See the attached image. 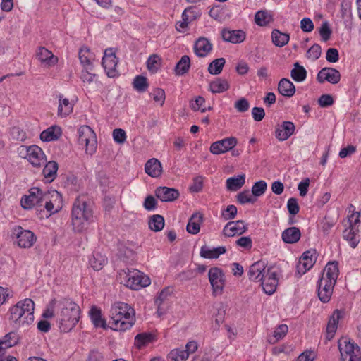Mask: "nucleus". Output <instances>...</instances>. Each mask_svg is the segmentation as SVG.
<instances>
[{
    "mask_svg": "<svg viewBox=\"0 0 361 361\" xmlns=\"http://www.w3.org/2000/svg\"><path fill=\"white\" fill-rule=\"evenodd\" d=\"M80 309L73 300L63 298L56 302V317L61 331L68 332L79 321Z\"/></svg>",
    "mask_w": 361,
    "mask_h": 361,
    "instance_id": "f257e3e1",
    "label": "nucleus"
},
{
    "mask_svg": "<svg viewBox=\"0 0 361 361\" xmlns=\"http://www.w3.org/2000/svg\"><path fill=\"white\" fill-rule=\"evenodd\" d=\"M110 328L114 331H123L130 329L135 322V310L128 304L116 302L109 312Z\"/></svg>",
    "mask_w": 361,
    "mask_h": 361,
    "instance_id": "f03ea898",
    "label": "nucleus"
},
{
    "mask_svg": "<svg viewBox=\"0 0 361 361\" xmlns=\"http://www.w3.org/2000/svg\"><path fill=\"white\" fill-rule=\"evenodd\" d=\"M94 221L93 204L84 197L75 199L71 210V224L75 233L86 231Z\"/></svg>",
    "mask_w": 361,
    "mask_h": 361,
    "instance_id": "7ed1b4c3",
    "label": "nucleus"
},
{
    "mask_svg": "<svg viewBox=\"0 0 361 361\" xmlns=\"http://www.w3.org/2000/svg\"><path fill=\"white\" fill-rule=\"evenodd\" d=\"M35 303L30 298L18 301L8 311L9 321L15 328L25 327L34 322Z\"/></svg>",
    "mask_w": 361,
    "mask_h": 361,
    "instance_id": "20e7f679",
    "label": "nucleus"
},
{
    "mask_svg": "<svg viewBox=\"0 0 361 361\" xmlns=\"http://www.w3.org/2000/svg\"><path fill=\"white\" fill-rule=\"evenodd\" d=\"M121 283L133 290H138L150 284V279L137 269L123 270L119 274Z\"/></svg>",
    "mask_w": 361,
    "mask_h": 361,
    "instance_id": "39448f33",
    "label": "nucleus"
},
{
    "mask_svg": "<svg viewBox=\"0 0 361 361\" xmlns=\"http://www.w3.org/2000/svg\"><path fill=\"white\" fill-rule=\"evenodd\" d=\"M78 144L85 147V152L90 155L97 149V141L95 133L88 126H80L78 130Z\"/></svg>",
    "mask_w": 361,
    "mask_h": 361,
    "instance_id": "423d86ee",
    "label": "nucleus"
},
{
    "mask_svg": "<svg viewBox=\"0 0 361 361\" xmlns=\"http://www.w3.org/2000/svg\"><path fill=\"white\" fill-rule=\"evenodd\" d=\"M341 361H361L360 349L349 338H345L338 342Z\"/></svg>",
    "mask_w": 361,
    "mask_h": 361,
    "instance_id": "0eeeda50",
    "label": "nucleus"
},
{
    "mask_svg": "<svg viewBox=\"0 0 361 361\" xmlns=\"http://www.w3.org/2000/svg\"><path fill=\"white\" fill-rule=\"evenodd\" d=\"M209 283L212 288V294L214 296L223 293L225 286V275L223 271L218 267H212L208 272Z\"/></svg>",
    "mask_w": 361,
    "mask_h": 361,
    "instance_id": "6e6552de",
    "label": "nucleus"
},
{
    "mask_svg": "<svg viewBox=\"0 0 361 361\" xmlns=\"http://www.w3.org/2000/svg\"><path fill=\"white\" fill-rule=\"evenodd\" d=\"M280 271L276 267H269L267 269L266 274L263 276L262 286L263 290L267 295H272L276 290L279 282V275Z\"/></svg>",
    "mask_w": 361,
    "mask_h": 361,
    "instance_id": "1a4fd4ad",
    "label": "nucleus"
},
{
    "mask_svg": "<svg viewBox=\"0 0 361 361\" xmlns=\"http://www.w3.org/2000/svg\"><path fill=\"white\" fill-rule=\"evenodd\" d=\"M29 194L23 196L20 200V204L23 208L29 209L35 206L42 207V200H47L46 196H44L43 192L39 188H32L28 191Z\"/></svg>",
    "mask_w": 361,
    "mask_h": 361,
    "instance_id": "9d476101",
    "label": "nucleus"
},
{
    "mask_svg": "<svg viewBox=\"0 0 361 361\" xmlns=\"http://www.w3.org/2000/svg\"><path fill=\"white\" fill-rule=\"evenodd\" d=\"M13 234L16 235L17 245L22 248L31 247L37 240L32 231L23 229L21 226L15 227Z\"/></svg>",
    "mask_w": 361,
    "mask_h": 361,
    "instance_id": "9b49d317",
    "label": "nucleus"
},
{
    "mask_svg": "<svg viewBox=\"0 0 361 361\" xmlns=\"http://www.w3.org/2000/svg\"><path fill=\"white\" fill-rule=\"evenodd\" d=\"M44 196L47 200H42V207L45 209L50 214L58 212L62 207L61 195L56 190L44 192Z\"/></svg>",
    "mask_w": 361,
    "mask_h": 361,
    "instance_id": "f8f14e48",
    "label": "nucleus"
},
{
    "mask_svg": "<svg viewBox=\"0 0 361 361\" xmlns=\"http://www.w3.org/2000/svg\"><path fill=\"white\" fill-rule=\"evenodd\" d=\"M21 148L26 152V158L34 167H40L46 161V156L39 147L22 146Z\"/></svg>",
    "mask_w": 361,
    "mask_h": 361,
    "instance_id": "ddd939ff",
    "label": "nucleus"
},
{
    "mask_svg": "<svg viewBox=\"0 0 361 361\" xmlns=\"http://www.w3.org/2000/svg\"><path fill=\"white\" fill-rule=\"evenodd\" d=\"M117 63L118 59L113 49H106L102 58V65L109 77L114 78L118 74L116 69Z\"/></svg>",
    "mask_w": 361,
    "mask_h": 361,
    "instance_id": "4468645a",
    "label": "nucleus"
},
{
    "mask_svg": "<svg viewBox=\"0 0 361 361\" xmlns=\"http://www.w3.org/2000/svg\"><path fill=\"white\" fill-rule=\"evenodd\" d=\"M237 143L238 141L235 137H226L213 142L209 149L213 154H220L231 150L236 146Z\"/></svg>",
    "mask_w": 361,
    "mask_h": 361,
    "instance_id": "2eb2a0df",
    "label": "nucleus"
},
{
    "mask_svg": "<svg viewBox=\"0 0 361 361\" xmlns=\"http://www.w3.org/2000/svg\"><path fill=\"white\" fill-rule=\"evenodd\" d=\"M336 283L331 280L320 279L318 282V297L323 303L328 302L332 295Z\"/></svg>",
    "mask_w": 361,
    "mask_h": 361,
    "instance_id": "dca6fc26",
    "label": "nucleus"
},
{
    "mask_svg": "<svg viewBox=\"0 0 361 361\" xmlns=\"http://www.w3.org/2000/svg\"><path fill=\"white\" fill-rule=\"evenodd\" d=\"M316 254V250H310L303 252L297 265L299 274H303L312 267L317 259Z\"/></svg>",
    "mask_w": 361,
    "mask_h": 361,
    "instance_id": "f3484780",
    "label": "nucleus"
},
{
    "mask_svg": "<svg viewBox=\"0 0 361 361\" xmlns=\"http://www.w3.org/2000/svg\"><path fill=\"white\" fill-rule=\"evenodd\" d=\"M341 79L339 71L333 68H324L317 74V80L319 83L327 81L331 84H337Z\"/></svg>",
    "mask_w": 361,
    "mask_h": 361,
    "instance_id": "a211bd4d",
    "label": "nucleus"
},
{
    "mask_svg": "<svg viewBox=\"0 0 361 361\" xmlns=\"http://www.w3.org/2000/svg\"><path fill=\"white\" fill-rule=\"evenodd\" d=\"M295 130L294 123L291 121H283L281 125L276 126L275 137L279 141H285L293 135Z\"/></svg>",
    "mask_w": 361,
    "mask_h": 361,
    "instance_id": "6ab92c4d",
    "label": "nucleus"
},
{
    "mask_svg": "<svg viewBox=\"0 0 361 361\" xmlns=\"http://www.w3.org/2000/svg\"><path fill=\"white\" fill-rule=\"evenodd\" d=\"M247 228V226L243 220L229 221L224 226L223 233L227 237H233L236 235H240L243 234L246 231Z\"/></svg>",
    "mask_w": 361,
    "mask_h": 361,
    "instance_id": "aec40b11",
    "label": "nucleus"
},
{
    "mask_svg": "<svg viewBox=\"0 0 361 361\" xmlns=\"http://www.w3.org/2000/svg\"><path fill=\"white\" fill-rule=\"evenodd\" d=\"M345 312L343 310H336L331 315L326 326V339L330 341L334 336L338 327L339 320L344 317Z\"/></svg>",
    "mask_w": 361,
    "mask_h": 361,
    "instance_id": "412c9836",
    "label": "nucleus"
},
{
    "mask_svg": "<svg viewBox=\"0 0 361 361\" xmlns=\"http://www.w3.org/2000/svg\"><path fill=\"white\" fill-rule=\"evenodd\" d=\"M155 195L161 202H172L178 199L180 193L178 190L168 187H158Z\"/></svg>",
    "mask_w": 361,
    "mask_h": 361,
    "instance_id": "4be33fe9",
    "label": "nucleus"
},
{
    "mask_svg": "<svg viewBox=\"0 0 361 361\" xmlns=\"http://www.w3.org/2000/svg\"><path fill=\"white\" fill-rule=\"evenodd\" d=\"M266 264L263 261L252 264L248 270L249 279L252 281H260L267 272Z\"/></svg>",
    "mask_w": 361,
    "mask_h": 361,
    "instance_id": "5701e85b",
    "label": "nucleus"
},
{
    "mask_svg": "<svg viewBox=\"0 0 361 361\" xmlns=\"http://www.w3.org/2000/svg\"><path fill=\"white\" fill-rule=\"evenodd\" d=\"M224 41L233 44L243 42L245 39V33L241 30H230L224 29L221 32Z\"/></svg>",
    "mask_w": 361,
    "mask_h": 361,
    "instance_id": "b1692460",
    "label": "nucleus"
},
{
    "mask_svg": "<svg viewBox=\"0 0 361 361\" xmlns=\"http://www.w3.org/2000/svg\"><path fill=\"white\" fill-rule=\"evenodd\" d=\"M300 230L295 226L285 229L281 233L282 240L286 244L296 243L300 240Z\"/></svg>",
    "mask_w": 361,
    "mask_h": 361,
    "instance_id": "393cba45",
    "label": "nucleus"
},
{
    "mask_svg": "<svg viewBox=\"0 0 361 361\" xmlns=\"http://www.w3.org/2000/svg\"><path fill=\"white\" fill-rule=\"evenodd\" d=\"M212 45L205 37L199 38L194 46L195 53L200 57L206 56L212 50Z\"/></svg>",
    "mask_w": 361,
    "mask_h": 361,
    "instance_id": "a878e982",
    "label": "nucleus"
},
{
    "mask_svg": "<svg viewBox=\"0 0 361 361\" xmlns=\"http://www.w3.org/2000/svg\"><path fill=\"white\" fill-rule=\"evenodd\" d=\"M203 222V214L200 212L194 213L189 219L186 230L189 233L197 234L200 231V224Z\"/></svg>",
    "mask_w": 361,
    "mask_h": 361,
    "instance_id": "bb28decb",
    "label": "nucleus"
},
{
    "mask_svg": "<svg viewBox=\"0 0 361 361\" xmlns=\"http://www.w3.org/2000/svg\"><path fill=\"white\" fill-rule=\"evenodd\" d=\"M145 170L149 176L157 178L161 174L162 166L161 162L157 159L152 158L145 164Z\"/></svg>",
    "mask_w": 361,
    "mask_h": 361,
    "instance_id": "cd10ccee",
    "label": "nucleus"
},
{
    "mask_svg": "<svg viewBox=\"0 0 361 361\" xmlns=\"http://www.w3.org/2000/svg\"><path fill=\"white\" fill-rule=\"evenodd\" d=\"M339 274L338 264L337 262H329L325 267L321 279L331 280L336 282Z\"/></svg>",
    "mask_w": 361,
    "mask_h": 361,
    "instance_id": "c85d7f7f",
    "label": "nucleus"
},
{
    "mask_svg": "<svg viewBox=\"0 0 361 361\" xmlns=\"http://www.w3.org/2000/svg\"><path fill=\"white\" fill-rule=\"evenodd\" d=\"M37 57L42 63H45L49 66H54L56 63L58 59L51 51L44 47H40L37 51Z\"/></svg>",
    "mask_w": 361,
    "mask_h": 361,
    "instance_id": "c756f323",
    "label": "nucleus"
},
{
    "mask_svg": "<svg viewBox=\"0 0 361 361\" xmlns=\"http://www.w3.org/2000/svg\"><path fill=\"white\" fill-rule=\"evenodd\" d=\"M19 341L18 334L15 331H11L0 339V352L16 345Z\"/></svg>",
    "mask_w": 361,
    "mask_h": 361,
    "instance_id": "7c9ffc66",
    "label": "nucleus"
},
{
    "mask_svg": "<svg viewBox=\"0 0 361 361\" xmlns=\"http://www.w3.org/2000/svg\"><path fill=\"white\" fill-rule=\"evenodd\" d=\"M278 91L284 97H291L295 92V87L290 80L282 78L278 84Z\"/></svg>",
    "mask_w": 361,
    "mask_h": 361,
    "instance_id": "2f4dec72",
    "label": "nucleus"
},
{
    "mask_svg": "<svg viewBox=\"0 0 361 361\" xmlns=\"http://www.w3.org/2000/svg\"><path fill=\"white\" fill-rule=\"evenodd\" d=\"M58 116L65 118L73 112V104L68 99L63 98L62 95L59 96Z\"/></svg>",
    "mask_w": 361,
    "mask_h": 361,
    "instance_id": "473e14b6",
    "label": "nucleus"
},
{
    "mask_svg": "<svg viewBox=\"0 0 361 361\" xmlns=\"http://www.w3.org/2000/svg\"><path fill=\"white\" fill-rule=\"evenodd\" d=\"M226 251L224 246L218 247L210 248L207 245H204L200 250V256L207 259H216L221 255L225 253Z\"/></svg>",
    "mask_w": 361,
    "mask_h": 361,
    "instance_id": "72a5a7b5",
    "label": "nucleus"
},
{
    "mask_svg": "<svg viewBox=\"0 0 361 361\" xmlns=\"http://www.w3.org/2000/svg\"><path fill=\"white\" fill-rule=\"evenodd\" d=\"M343 238L347 240L353 248L356 247L360 242L357 230L353 225L345 228L343 233Z\"/></svg>",
    "mask_w": 361,
    "mask_h": 361,
    "instance_id": "f704fd0d",
    "label": "nucleus"
},
{
    "mask_svg": "<svg viewBox=\"0 0 361 361\" xmlns=\"http://www.w3.org/2000/svg\"><path fill=\"white\" fill-rule=\"evenodd\" d=\"M271 39L276 47H283L288 43L290 35L288 33L282 32L277 29H274L271 32Z\"/></svg>",
    "mask_w": 361,
    "mask_h": 361,
    "instance_id": "c9c22d12",
    "label": "nucleus"
},
{
    "mask_svg": "<svg viewBox=\"0 0 361 361\" xmlns=\"http://www.w3.org/2000/svg\"><path fill=\"white\" fill-rule=\"evenodd\" d=\"M78 55L80 63L85 68H90V70H92V61L94 59V56L90 49L87 47H81Z\"/></svg>",
    "mask_w": 361,
    "mask_h": 361,
    "instance_id": "e433bc0d",
    "label": "nucleus"
},
{
    "mask_svg": "<svg viewBox=\"0 0 361 361\" xmlns=\"http://www.w3.org/2000/svg\"><path fill=\"white\" fill-rule=\"evenodd\" d=\"M90 317L95 327L106 329V320L102 317V312L99 308L92 307L90 311Z\"/></svg>",
    "mask_w": 361,
    "mask_h": 361,
    "instance_id": "4c0bfd02",
    "label": "nucleus"
},
{
    "mask_svg": "<svg viewBox=\"0 0 361 361\" xmlns=\"http://www.w3.org/2000/svg\"><path fill=\"white\" fill-rule=\"evenodd\" d=\"M230 85L225 79L217 78L209 83V90L214 93H222L228 90Z\"/></svg>",
    "mask_w": 361,
    "mask_h": 361,
    "instance_id": "58836bf2",
    "label": "nucleus"
},
{
    "mask_svg": "<svg viewBox=\"0 0 361 361\" xmlns=\"http://www.w3.org/2000/svg\"><path fill=\"white\" fill-rule=\"evenodd\" d=\"M61 135V128L58 126H51L42 131L40 134V139L44 142L57 140Z\"/></svg>",
    "mask_w": 361,
    "mask_h": 361,
    "instance_id": "ea45409f",
    "label": "nucleus"
},
{
    "mask_svg": "<svg viewBox=\"0 0 361 361\" xmlns=\"http://www.w3.org/2000/svg\"><path fill=\"white\" fill-rule=\"evenodd\" d=\"M245 175H238L226 180V188L230 191H237L245 184Z\"/></svg>",
    "mask_w": 361,
    "mask_h": 361,
    "instance_id": "a19ab883",
    "label": "nucleus"
},
{
    "mask_svg": "<svg viewBox=\"0 0 361 361\" xmlns=\"http://www.w3.org/2000/svg\"><path fill=\"white\" fill-rule=\"evenodd\" d=\"M58 164L54 161H49L44 167L42 173L44 178L49 181H53L56 177L58 171Z\"/></svg>",
    "mask_w": 361,
    "mask_h": 361,
    "instance_id": "79ce46f5",
    "label": "nucleus"
},
{
    "mask_svg": "<svg viewBox=\"0 0 361 361\" xmlns=\"http://www.w3.org/2000/svg\"><path fill=\"white\" fill-rule=\"evenodd\" d=\"M154 340V336L151 333H141L136 335L135 337V343L134 345L138 349L142 348L144 346H146L149 343L153 342Z\"/></svg>",
    "mask_w": 361,
    "mask_h": 361,
    "instance_id": "37998d69",
    "label": "nucleus"
},
{
    "mask_svg": "<svg viewBox=\"0 0 361 361\" xmlns=\"http://www.w3.org/2000/svg\"><path fill=\"white\" fill-rule=\"evenodd\" d=\"M172 290L170 288L167 287L163 289L155 300V304L157 306V314L161 316L164 314L161 305L168 300L169 297L171 296Z\"/></svg>",
    "mask_w": 361,
    "mask_h": 361,
    "instance_id": "c03bdc74",
    "label": "nucleus"
},
{
    "mask_svg": "<svg viewBox=\"0 0 361 361\" xmlns=\"http://www.w3.org/2000/svg\"><path fill=\"white\" fill-rule=\"evenodd\" d=\"M288 327L286 324L279 325L273 332V335L268 338L270 343L274 344L282 339L288 333Z\"/></svg>",
    "mask_w": 361,
    "mask_h": 361,
    "instance_id": "a18cd8bd",
    "label": "nucleus"
},
{
    "mask_svg": "<svg viewBox=\"0 0 361 361\" xmlns=\"http://www.w3.org/2000/svg\"><path fill=\"white\" fill-rule=\"evenodd\" d=\"M190 67V59L188 56L184 55L181 57L175 67V73L177 75H183L188 73Z\"/></svg>",
    "mask_w": 361,
    "mask_h": 361,
    "instance_id": "49530a36",
    "label": "nucleus"
},
{
    "mask_svg": "<svg viewBox=\"0 0 361 361\" xmlns=\"http://www.w3.org/2000/svg\"><path fill=\"white\" fill-rule=\"evenodd\" d=\"M291 78L296 82H302L306 79L307 71L305 68L296 62L290 72Z\"/></svg>",
    "mask_w": 361,
    "mask_h": 361,
    "instance_id": "de8ad7c7",
    "label": "nucleus"
},
{
    "mask_svg": "<svg viewBox=\"0 0 361 361\" xmlns=\"http://www.w3.org/2000/svg\"><path fill=\"white\" fill-rule=\"evenodd\" d=\"M164 226V219L159 214L153 215L149 221V228L155 232L161 231Z\"/></svg>",
    "mask_w": 361,
    "mask_h": 361,
    "instance_id": "09e8293b",
    "label": "nucleus"
},
{
    "mask_svg": "<svg viewBox=\"0 0 361 361\" xmlns=\"http://www.w3.org/2000/svg\"><path fill=\"white\" fill-rule=\"evenodd\" d=\"M169 361H185L188 358V353L182 348L172 350L167 356Z\"/></svg>",
    "mask_w": 361,
    "mask_h": 361,
    "instance_id": "8fccbe9b",
    "label": "nucleus"
},
{
    "mask_svg": "<svg viewBox=\"0 0 361 361\" xmlns=\"http://www.w3.org/2000/svg\"><path fill=\"white\" fill-rule=\"evenodd\" d=\"M226 60L224 58H219L212 61L208 67V71L212 75H219L221 73Z\"/></svg>",
    "mask_w": 361,
    "mask_h": 361,
    "instance_id": "3c124183",
    "label": "nucleus"
},
{
    "mask_svg": "<svg viewBox=\"0 0 361 361\" xmlns=\"http://www.w3.org/2000/svg\"><path fill=\"white\" fill-rule=\"evenodd\" d=\"M106 263V258L102 256L100 254L97 253L93 255L92 258L90 259L91 267L96 271L102 269L103 266Z\"/></svg>",
    "mask_w": 361,
    "mask_h": 361,
    "instance_id": "603ef678",
    "label": "nucleus"
},
{
    "mask_svg": "<svg viewBox=\"0 0 361 361\" xmlns=\"http://www.w3.org/2000/svg\"><path fill=\"white\" fill-rule=\"evenodd\" d=\"M148 86L147 78L144 76L137 75L133 80V87L140 92H145Z\"/></svg>",
    "mask_w": 361,
    "mask_h": 361,
    "instance_id": "864d4df0",
    "label": "nucleus"
},
{
    "mask_svg": "<svg viewBox=\"0 0 361 361\" xmlns=\"http://www.w3.org/2000/svg\"><path fill=\"white\" fill-rule=\"evenodd\" d=\"M161 66V58L157 55H151L147 61V67L148 70L152 73L157 71Z\"/></svg>",
    "mask_w": 361,
    "mask_h": 361,
    "instance_id": "5fc2aeb1",
    "label": "nucleus"
},
{
    "mask_svg": "<svg viewBox=\"0 0 361 361\" xmlns=\"http://www.w3.org/2000/svg\"><path fill=\"white\" fill-rule=\"evenodd\" d=\"M271 17L266 11H259L255 13V20L257 25L265 26L270 22Z\"/></svg>",
    "mask_w": 361,
    "mask_h": 361,
    "instance_id": "6e6d98bb",
    "label": "nucleus"
},
{
    "mask_svg": "<svg viewBox=\"0 0 361 361\" xmlns=\"http://www.w3.org/2000/svg\"><path fill=\"white\" fill-rule=\"evenodd\" d=\"M200 16V11L195 7H188L182 13V18H185L190 23Z\"/></svg>",
    "mask_w": 361,
    "mask_h": 361,
    "instance_id": "4d7b16f0",
    "label": "nucleus"
},
{
    "mask_svg": "<svg viewBox=\"0 0 361 361\" xmlns=\"http://www.w3.org/2000/svg\"><path fill=\"white\" fill-rule=\"evenodd\" d=\"M267 185L264 180L256 182L252 187V193L255 197L262 196L266 191Z\"/></svg>",
    "mask_w": 361,
    "mask_h": 361,
    "instance_id": "13d9d810",
    "label": "nucleus"
},
{
    "mask_svg": "<svg viewBox=\"0 0 361 361\" xmlns=\"http://www.w3.org/2000/svg\"><path fill=\"white\" fill-rule=\"evenodd\" d=\"M252 193L250 194V191L244 190L237 195V200L241 204H245L247 203H254L256 201V199L252 197Z\"/></svg>",
    "mask_w": 361,
    "mask_h": 361,
    "instance_id": "bf43d9fd",
    "label": "nucleus"
},
{
    "mask_svg": "<svg viewBox=\"0 0 361 361\" xmlns=\"http://www.w3.org/2000/svg\"><path fill=\"white\" fill-rule=\"evenodd\" d=\"M319 33L324 42H326L330 39L332 30L327 21H324L322 23L321 27L319 29Z\"/></svg>",
    "mask_w": 361,
    "mask_h": 361,
    "instance_id": "052dcab7",
    "label": "nucleus"
},
{
    "mask_svg": "<svg viewBox=\"0 0 361 361\" xmlns=\"http://www.w3.org/2000/svg\"><path fill=\"white\" fill-rule=\"evenodd\" d=\"M237 212V207L233 204H231L221 212V216L226 221L231 220L235 217Z\"/></svg>",
    "mask_w": 361,
    "mask_h": 361,
    "instance_id": "680f3d73",
    "label": "nucleus"
},
{
    "mask_svg": "<svg viewBox=\"0 0 361 361\" xmlns=\"http://www.w3.org/2000/svg\"><path fill=\"white\" fill-rule=\"evenodd\" d=\"M204 177L202 176H196L193 178L192 184L190 187L192 192H199L202 190Z\"/></svg>",
    "mask_w": 361,
    "mask_h": 361,
    "instance_id": "e2e57ef3",
    "label": "nucleus"
},
{
    "mask_svg": "<svg viewBox=\"0 0 361 361\" xmlns=\"http://www.w3.org/2000/svg\"><path fill=\"white\" fill-rule=\"evenodd\" d=\"M321 55V47L317 44H313L307 51L306 56L308 59L313 61L317 60Z\"/></svg>",
    "mask_w": 361,
    "mask_h": 361,
    "instance_id": "0e129e2a",
    "label": "nucleus"
},
{
    "mask_svg": "<svg viewBox=\"0 0 361 361\" xmlns=\"http://www.w3.org/2000/svg\"><path fill=\"white\" fill-rule=\"evenodd\" d=\"M287 208L290 214L295 216L300 211V207L298 203L297 199L291 197L288 200Z\"/></svg>",
    "mask_w": 361,
    "mask_h": 361,
    "instance_id": "69168bd1",
    "label": "nucleus"
},
{
    "mask_svg": "<svg viewBox=\"0 0 361 361\" xmlns=\"http://www.w3.org/2000/svg\"><path fill=\"white\" fill-rule=\"evenodd\" d=\"M326 59L328 62L336 63L339 59L338 51L335 48H329L326 51Z\"/></svg>",
    "mask_w": 361,
    "mask_h": 361,
    "instance_id": "338daca9",
    "label": "nucleus"
},
{
    "mask_svg": "<svg viewBox=\"0 0 361 361\" xmlns=\"http://www.w3.org/2000/svg\"><path fill=\"white\" fill-rule=\"evenodd\" d=\"M113 137L116 142L122 144L126 139V135L124 130L121 128L114 129L113 131Z\"/></svg>",
    "mask_w": 361,
    "mask_h": 361,
    "instance_id": "774afa93",
    "label": "nucleus"
}]
</instances>
